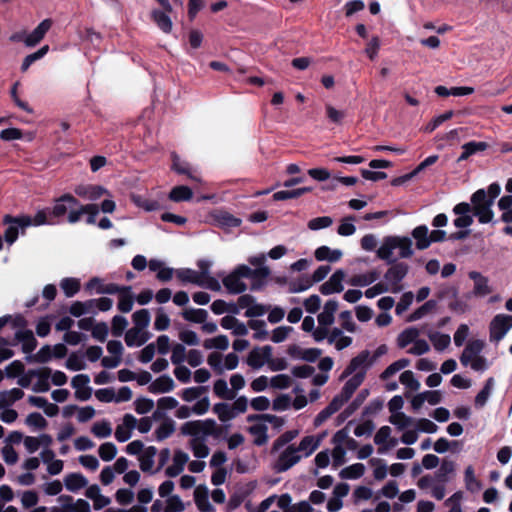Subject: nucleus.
Masks as SVG:
<instances>
[{"instance_id": "f257e3e1", "label": "nucleus", "mask_w": 512, "mask_h": 512, "mask_svg": "<svg viewBox=\"0 0 512 512\" xmlns=\"http://www.w3.org/2000/svg\"><path fill=\"white\" fill-rule=\"evenodd\" d=\"M224 428L218 426L213 419L194 420L184 423L181 427L183 435L195 437L191 440V448L196 458L202 459L209 455V447L204 442V437L213 436L219 438Z\"/></svg>"}, {"instance_id": "f03ea898", "label": "nucleus", "mask_w": 512, "mask_h": 512, "mask_svg": "<svg viewBox=\"0 0 512 512\" xmlns=\"http://www.w3.org/2000/svg\"><path fill=\"white\" fill-rule=\"evenodd\" d=\"M412 240L402 236H388L384 238L377 250V256L387 262L397 259L410 258L413 255Z\"/></svg>"}, {"instance_id": "7ed1b4c3", "label": "nucleus", "mask_w": 512, "mask_h": 512, "mask_svg": "<svg viewBox=\"0 0 512 512\" xmlns=\"http://www.w3.org/2000/svg\"><path fill=\"white\" fill-rule=\"evenodd\" d=\"M484 347L483 340H470L460 355L461 364L475 371H484L488 367L487 359L481 354Z\"/></svg>"}, {"instance_id": "20e7f679", "label": "nucleus", "mask_w": 512, "mask_h": 512, "mask_svg": "<svg viewBox=\"0 0 512 512\" xmlns=\"http://www.w3.org/2000/svg\"><path fill=\"white\" fill-rule=\"evenodd\" d=\"M471 212L482 224L492 222L494 212L492 210L493 203L488 199L485 189L475 191L470 198Z\"/></svg>"}, {"instance_id": "39448f33", "label": "nucleus", "mask_w": 512, "mask_h": 512, "mask_svg": "<svg viewBox=\"0 0 512 512\" xmlns=\"http://www.w3.org/2000/svg\"><path fill=\"white\" fill-rule=\"evenodd\" d=\"M313 339L320 342L327 339L329 345L333 346L337 351L344 350L350 347L353 343V338L344 334V330L339 327L332 329L317 328L313 332Z\"/></svg>"}, {"instance_id": "423d86ee", "label": "nucleus", "mask_w": 512, "mask_h": 512, "mask_svg": "<svg viewBox=\"0 0 512 512\" xmlns=\"http://www.w3.org/2000/svg\"><path fill=\"white\" fill-rule=\"evenodd\" d=\"M3 222L8 225L3 238L9 245L17 240L20 230L24 234L25 229L32 225V219L29 215L12 216L7 214L4 216Z\"/></svg>"}, {"instance_id": "0eeeda50", "label": "nucleus", "mask_w": 512, "mask_h": 512, "mask_svg": "<svg viewBox=\"0 0 512 512\" xmlns=\"http://www.w3.org/2000/svg\"><path fill=\"white\" fill-rule=\"evenodd\" d=\"M489 341L498 344L512 329V315L500 313L489 323Z\"/></svg>"}, {"instance_id": "6e6552de", "label": "nucleus", "mask_w": 512, "mask_h": 512, "mask_svg": "<svg viewBox=\"0 0 512 512\" xmlns=\"http://www.w3.org/2000/svg\"><path fill=\"white\" fill-rule=\"evenodd\" d=\"M79 207V200L70 193H65L54 201L53 207L50 209V216L60 219L66 217L70 211H76Z\"/></svg>"}, {"instance_id": "1a4fd4ad", "label": "nucleus", "mask_w": 512, "mask_h": 512, "mask_svg": "<svg viewBox=\"0 0 512 512\" xmlns=\"http://www.w3.org/2000/svg\"><path fill=\"white\" fill-rule=\"evenodd\" d=\"M317 446L318 442L312 436L304 437L297 448L290 446V466L297 463L302 457L311 455Z\"/></svg>"}, {"instance_id": "9d476101", "label": "nucleus", "mask_w": 512, "mask_h": 512, "mask_svg": "<svg viewBox=\"0 0 512 512\" xmlns=\"http://www.w3.org/2000/svg\"><path fill=\"white\" fill-rule=\"evenodd\" d=\"M241 270L242 264L238 265L230 274L222 279L223 285L231 294H241L247 289V285L241 281V278H244Z\"/></svg>"}, {"instance_id": "9b49d317", "label": "nucleus", "mask_w": 512, "mask_h": 512, "mask_svg": "<svg viewBox=\"0 0 512 512\" xmlns=\"http://www.w3.org/2000/svg\"><path fill=\"white\" fill-rule=\"evenodd\" d=\"M99 213V206L97 204H86L82 205L79 203V207L76 211H70L68 214V223H77L83 214H87L86 223L94 225L96 223V216Z\"/></svg>"}, {"instance_id": "f8f14e48", "label": "nucleus", "mask_w": 512, "mask_h": 512, "mask_svg": "<svg viewBox=\"0 0 512 512\" xmlns=\"http://www.w3.org/2000/svg\"><path fill=\"white\" fill-rule=\"evenodd\" d=\"M375 357H372L370 355V352L367 350L361 351L357 356L351 359L349 365L347 366L345 370V374H351V373H357L362 372L363 378L365 377V372L367 368L372 365L374 362Z\"/></svg>"}, {"instance_id": "ddd939ff", "label": "nucleus", "mask_w": 512, "mask_h": 512, "mask_svg": "<svg viewBox=\"0 0 512 512\" xmlns=\"http://www.w3.org/2000/svg\"><path fill=\"white\" fill-rule=\"evenodd\" d=\"M408 268L404 264H397L387 270L384 275L387 284L389 285L390 291L398 293L401 290L399 285L400 281L406 276Z\"/></svg>"}, {"instance_id": "4468645a", "label": "nucleus", "mask_w": 512, "mask_h": 512, "mask_svg": "<svg viewBox=\"0 0 512 512\" xmlns=\"http://www.w3.org/2000/svg\"><path fill=\"white\" fill-rule=\"evenodd\" d=\"M74 192L77 196L90 201H96L103 195H110L109 191L100 185L81 184L75 187Z\"/></svg>"}, {"instance_id": "2eb2a0df", "label": "nucleus", "mask_w": 512, "mask_h": 512, "mask_svg": "<svg viewBox=\"0 0 512 512\" xmlns=\"http://www.w3.org/2000/svg\"><path fill=\"white\" fill-rule=\"evenodd\" d=\"M345 276L346 274L343 270H336L330 278L320 286L319 291L323 295L340 293L343 290V281Z\"/></svg>"}, {"instance_id": "dca6fc26", "label": "nucleus", "mask_w": 512, "mask_h": 512, "mask_svg": "<svg viewBox=\"0 0 512 512\" xmlns=\"http://www.w3.org/2000/svg\"><path fill=\"white\" fill-rule=\"evenodd\" d=\"M272 347L266 345L262 348H254L247 357V364L254 369L261 368L265 362H270Z\"/></svg>"}, {"instance_id": "f3484780", "label": "nucleus", "mask_w": 512, "mask_h": 512, "mask_svg": "<svg viewBox=\"0 0 512 512\" xmlns=\"http://www.w3.org/2000/svg\"><path fill=\"white\" fill-rule=\"evenodd\" d=\"M338 307L339 305L336 300H328L324 304L322 311L317 316L319 324L317 328L329 329V327L334 324L335 313L337 312Z\"/></svg>"}, {"instance_id": "a211bd4d", "label": "nucleus", "mask_w": 512, "mask_h": 512, "mask_svg": "<svg viewBox=\"0 0 512 512\" xmlns=\"http://www.w3.org/2000/svg\"><path fill=\"white\" fill-rule=\"evenodd\" d=\"M469 278L473 280V295L475 297H485L492 293L493 287L489 284V279L477 271L469 272Z\"/></svg>"}, {"instance_id": "6ab92c4d", "label": "nucleus", "mask_w": 512, "mask_h": 512, "mask_svg": "<svg viewBox=\"0 0 512 512\" xmlns=\"http://www.w3.org/2000/svg\"><path fill=\"white\" fill-rule=\"evenodd\" d=\"M85 290L88 292L95 290L97 294L114 295L120 291V285L116 283H104L102 279L93 277L86 283Z\"/></svg>"}, {"instance_id": "aec40b11", "label": "nucleus", "mask_w": 512, "mask_h": 512, "mask_svg": "<svg viewBox=\"0 0 512 512\" xmlns=\"http://www.w3.org/2000/svg\"><path fill=\"white\" fill-rule=\"evenodd\" d=\"M454 214L458 215V217L454 220V225L457 228H466L472 225L473 217L470 215L471 206L469 203L462 202L457 204L453 208Z\"/></svg>"}, {"instance_id": "412c9836", "label": "nucleus", "mask_w": 512, "mask_h": 512, "mask_svg": "<svg viewBox=\"0 0 512 512\" xmlns=\"http://www.w3.org/2000/svg\"><path fill=\"white\" fill-rule=\"evenodd\" d=\"M171 160H172V165H171L172 171H174L180 175H185L190 180H192L194 182L201 181L200 178L193 173L191 165L187 161L182 160L176 152H172Z\"/></svg>"}, {"instance_id": "4be33fe9", "label": "nucleus", "mask_w": 512, "mask_h": 512, "mask_svg": "<svg viewBox=\"0 0 512 512\" xmlns=\"http://www.w3.org/2000/svg\"><path fill=\"white\" fill-rule=\"evenodd\" d=\"M52 26L51 19H44L38 26L25 38V45L27 47L36 46L46 35Z\"/></svg>"}, {"instance_id": "5701e85b", "label": "nucleus", "mask_w": 512, "mask_h": 512, "mask_svg": "<svg viewBox=\"0 0 512 512\" xmlns=\"http://www.w3.org/2000/svg\"><path fill=\"white\" fill-rule=\"evenodd\" d=\"M137 419L132 414H125L123 417V425L117 426L115 430V438L118 442H126L131 437V430L135 428Z\"/></svg>"}, {"instance_id": "b1692460", "label": "nucleus", "mask_w": 512, "mask_h": 512, "mask_svg": "<svg viewBox=\"0 0 512 512\" xmlns=\"http://www.w3.org/2000/svg\"><path fill=\"white\" fill-rule=\"evenodd\" d=\"M188 460L189 457L187 453L179 449L176 450L173 457V464L166 468L165 474L171 478L178 476L183 471Z\"/></svg>"}, {"instance_id": "393cba45", "label": "nucleus", "mask_w": 512, "mask_h": 512, "mask_svg": "<svg viewBox=\"0 0 512 512\" xmlns=\"http://www.w3.org/2000/svg\"><path fill=\"white\" fill-rule=\"evenodd\" d=\"M15 339L22 343V351L30 355L37 347V339L31 330H18Z\"/></svg>"}, {"instance_id": "a878e982", "label": "nucleus", "mask_w": 512, "mask_h": 512, "mask_svg": "<svg viewBox=\"0 0 512 512\" xmlns=\"http://www.w3.org/2000/svg\"><path fill=\"white\" fill-rule=\"evenodd\" d=\"M209 493L208 489L204 485H199L196 487L194 491V501L197 508L201 512H212L214 511V507L209 502Z\"/></svg>"}, {"instance_id": "bb28decb", "label": "nucleus", "mask_w": 512, "mask_h": 512, "mask_svg": "<svg viewBox=\"0 0 512 512\" xmlns=\"http://www.w3.org/2000/svg\"><path fill=\"white\" fill-rule=\"evenodd\" d=\"M175 383L169 375H161L154 380L148 387L149 392L153 394L167 393L174 389Z\"/></svg>"}, {"instance_id": "cd10ccee", "label": "nucleus", "mask_w": 512, "mask_h": 512, "mask_svg": "<svg viewBox=\"0 0 512 512\" xmlns=\"http://www.w3.org/2000/svg\"><path fill=\"white\" fill-rule=\"evenodd\" d=\"M116 294L119 295L118 309L122 313H129L133 308L134 297L132 294L131 286H120V291Z\"/></svg>"}, {"instance_id": "c85d7f7f", "label": "nucleus", "mask_w": 512, "mask_h": 512, "mask_svg": "<svg viewBox=\"0 0 512 512\" xmlns=\"http://www.w3.org/2000/svg\"><path fill=\"white\" fill-rule=\"evenodd\" d=\"M351 424L349 422L346 427L337 431L333 436V443L335 445H341L344 449L355 450L358 447V443L349 435L348 427Z\"/></svg>"}, {"instance_id": "c756f323", "label": "nucleus", "mask_w": 512, "mask_h": 512, "mask_svg": "<svg viewBox=\"0 0 512 512\" xmlns=\"http://www.w3.org/2000/svg\"><path fill=\"white\" fill-rule=\"evenodd\" d=\"M314 256L318 261L337 262L342 258L343 252L328 246H320L315 250Z\"/></svg>"}, {"instance_id": "7c9ffc66", "label": "nucleus", "mask_w": 512, "mask_h": 512, "mask_svg": "<svg viewBox=\"0 0 512 512\" xmlns=\"http://www.w3.org/2000/svg\"><path fill=\"white\" fill-rule=\"evenodd\" d=\"M64 484L67 490L76 492L86 487L88 480L81 473H69L64 478Z\"/></svg>"}, {"instance_id": "2f4dec72", "label": "nucleus", "mask_w": 512, "mask_h": 512, "mask_svg": "<svg viewBox=\"0 0 512 512\" xmlns=\"http://www.w3.org/2000/svg\"><path fill=\"white\" fill-rule=\"evenodd\" d=\"M420 336V331L415 327L403 330L396 339L397 346L401 349L413 344Z\"/></svg>"}, {"instance_id": "473e14b6", "label": "nucleus", "mask_w": 512, "mask_h": 512, "mask_svg": "<svg viewBox=\"0 0 512 512\" xmlns=\"http://www.w3.org/2000/svg\"><path fill=\"white\" fill-rule=\"evenodd\" d=\"M325 115L328 121L336 126L343 125L346 119L345 110L339 109L331 103L325 104Z\"/></svg>"}, {"instance_id": "72a5a7b5", "label": "nucleus", "mask_w": 512, "mask_h": 512, "mask_svg": "<svg viewBox=\"0 0 512 512\" xmlns=\"http://www.w3.org/2000/svg\"><path fill=\"white\" fill-rule=\"evenodd\" d=\"M169 12L165 10L155 9L151 12V18L156 23L159 29L164 33H170L172 30V21L168 15Z\"/></svg>"}, {"instance_id": "f704fd0d", "label": "nucleus", "mask_w": 512, "mask_h": 512, "mask_svg": "<svg viewBox=\"0 0 512 512\" xmlns=\"http://www.w3.org/2000/svg\"><path fill=\"white\" fill-rule=\"evenodd\" d=\"M39 371V374L35 377L38 378L37 382L33 386L34 392H47L50 389L49 378L51 376L52 370L49 367H42L36 369Z\"/></svg>"}, {"instance_id": "c9c22d12", "label": "nucleus", "mask_w": 512, "mask_h": 512, "mask_svg": "<svg viewBox=\"0 0 512 512\" xmlns=\"http://www.w3.org/2000/svg\"><path fill=\"white\" fill-rule=\"evenodd\" d=\"M412 237L416 240V247L419 250L427 249L430 246L429 231L427 226H417L412 230Z\"/></svg>"}, {"instance_id": "e433bc0d", "label": "nucleus", "mask_w": 512, "mask_h": 512, "mask_svg": "<svg viewBox=\"0 0 512 512\" xmlns=\"http://www.w3.org/2000/svg\"><path fill=\"white\" fill-rule=\"evenodd\" d=\"M488 149L486 142H468L462 145V153L458 158V162L467 160L470 156L477 152H483Z\"/></svg>"}, {"instance_id": "4c0bfd02", "label": "nucleus", "mask_w": 512, "mask_h": 512, "mask_svg": "<svg viewBox=\"0 0 512 512\" xmlns=\"http://www.w3.org/2000/svg\"><path fill=\"white\" fill-rule=\"evenodd\" d=\"M177 278L186 283H192L198 286H204V281L201 280V275L193 269L181 268L175 271Z\"/></svg>"}, {"instance_id": "58836bf2", "label": "nucleus", "mask_w": 512, "mask_h": 512, "mask_svg": "<svg viewBox=\"0 0 512 512\" xmlns=\"http://www.w3.org/2000/svg\"><path fill=\"white\" fill-rule=\"evenodd\" d=\"M24 392L20 388H12L11 390L0 393V409L11 406L14 402L22 399Z\"/></svg>"}, {"instance_id": "ea45409f", "label": "nucleus", "mask_w": 512, "mask_h": 512, "mask_svg": "<svg viewBox=\"0 0 512 512\" xmlns=\"http://www.w3.org/2000/svg\"><path fill=\"white\" fill-rule=\"evenodd\" d=\"M242 275L251 280H266L270 275L268 267H258L251 269L249 266L242 264Z\"/></svg>"}, {"instance_id": "a19ab883", "label": "nucleus", "mask_w": 512, "mask_h": 512, "mask_svg": "<svg viewBox=\"0 0 512 512\" xmlns=\"http://www.w3.org/2000/svg\"><path fill=\"white\" fill-rule=\"evenodd\" d=\"M192 197V189L185 185L175 186L169 193V199L173 202L189 201Z\"/></svg>"}, {"instance_id": "79ce46f5", "label": "nucleus", "mask_w": 512, "mask_h": 512, "mask_svg": "<svg viewBox=\"0 0 512 512\" xmlns=\"http://www.w3.org/2000/svg\"><path fill=\"white\" fill-rule=\"evenodd\" d=\"M363 373L357 372L355 373L344 385L340 394L344 396L347 400L350 399L355 390L361 385L363 382Z\"/></svg>"}, {"instance_id": "37998d69", "label": "nucleus", "mask_w": 512, "mask_h": 512, "mask_svg": "<svg viewBox=\"0 0 512 512\" xmlns=\"http://www.w3.org/2000/svg\"><path fill=\"white\" fill-rule=\"evenodd\" d=\"M52 346L44 345L41 349L35 353L25 357L28 363H48L52 359Z\"/></svg>"}, {"instance_id": "c03bdc74", "label": "nucleus", "mask_w": 512, "mask_h": 512, "mask_svg": "<svg viewBox=\"0 0 512 512\" xmlns=\"http://www.w3.org/2000/svg\"><path fill=\"white\" fill-rule=\"evenodd\" d=\"M60 287L63 290L66 297L70 298L80 291L81 283L78 278L66 277L61 280Z\"/></svg>"}, {"instance_id": "a18cd8bd", "label": "nucleus", "mask_w": 512, "mask_h": 512, "mask_svg": "<svg viewBox=\"0 0 512 512\" xmlns=\"http://www.w3.org/2000/svg\"><path fill=\"white\" fill-rule=\"evenodd\" d=\"M213 412L217 414L221 422H228L236 417V413L234 412V409H232V406L224 402L216 403L213 406Z\"/></svg>"}, {"instance_id": "49530a36", "label": "nucleus", "mask_w": 512, "mask_h": 512, "mask_svg": "<svg viewBox=\"0 0 512 512\" xmlns=\"http://www.w3.org/2000/svg\"><path fill=\"white\" fill-rule=\"evenodd\" d=\"M379 273L376 270L369 271L364 274L354 275L350 283L353 286H368L379 278Z\"/></svg>"}, {"instance_id": "de8ad7c7", "label": "nucleus", "mask_w": 512, "mask_h": 512, "mask_svg": "<svg viewBox=\"0 0 512 512\" xmlns=\"http://www.w3.org/2000/svg\"><path fill=\"white\" fill-rule=\"evenodd\" d=\"M182 316L186 321H189L192 323H197V324H202L206 321V319L208 317V312L205 309H201V308H199V309L190 308V309L185 310L182 313Z\"/></svg>"}, {"instance_id": "09e8293b", "label": "nucleus", "mask_w": 512, "mask_h": 512, "mask_svg": "<svg viewBox=\"0 0 512 512\" xmlns=\"http://www.w3.org/2000/svg\"><path fill=\"white\" fill-rule=\"evenodd\" d=\"M175 431V422L171 418L165 420L159 425L155 431L156 439L162 441L170 437Z\"/></svg>"}, {"instance_id": "8fccbe9b", "label": "nucleus", "mask_w": 512, "mask_h": 512, "mask_svg": "<svg viewBox=\"0 0 512 512\" xmlns=\"http://www.w3.org/2000/svg\"><path fill=\"white\" fill-rule=\"evenodd\" d=\"M214 393L221 399L233 400L236 393L228 388L227 382L224 379H218L214 383Z\"/></svg>"}, {"instance_id": "3c124183", "label": "nucleus", "mask_w": 512, "mask_h": 512, "mask_svg": "<svg viewBox=\"0 0 512 512\" xmlns=\"http://www.w3.org/2000/svg\"><path fill=\"white\" fill-rule=\"evenodd\" d=\"M365 472V466L361 463L352 464L340 472L342 479H357L363 476Z\"/></svg>"}, {"instance_id": "603ef678", "label": "nucleus", "mask_w": 512, "mask_h": 512, "mask_svg": "<svg viewBox=\"0 0 512 512\" xmlns=\"http://www.w3.org/2000/svg\"><path fill=\"white\" fill-rule=\"evenodd\" d=\"M248 327L255 331L253 338L256 340H266L268 332L266 330V323L263 320L251 319L248 321Z\"/></svg>"}, {"instance_id": "864d4df0", "label": "nucleus", "mask_w": 512, "mask_h": 512, "mask_svg": "<svg viewBox=\"0 0 512 512\" xmlns=\"http://www.w3.org/2000/svg\"><path fill=\"white\" fill-rule=\"evenodd\" d=\"M410 361L408 359H399L392 364H390L380 375V378L382 380H387L390 377H392L394 374H396L398 371L406 368L409 366Z\"/></svg>"}, {"instance_id": "5fc2aeb1", "label": "nucleus", "mask_w": 512, "mask_h": 512, "mask_svg": "<svg viewBox=\"0 0 512 512\" xmlns=\"http://www.w3.org/2000/svg\"><path fill=\"white\" fill-rule=\"evenodd\" d=\"M249 432L255 435L254 444L262 446L267 442V426L265 424H255L249 427Z\"/></svg>"}, {"instance_id": "6e6d98bb", "label": "nucleus", "mask_w": 512, "mask_h": 512, "mask_svg": "<svg viewBox=\"0 0 512 512\" xmlns=\"http://www.w3.org/2000/svg\"><path fill=\"white\" fill-rule=\"evenodd\" d=\"M428 336L434 348L438 351H442L450 345L451 339L448 334L434 332L429 334Z\"/></svg>"}, {"instance_id": "4d7b16f0", "label": "nucleus", "mask_w": 512, "mask_h": 512, "mask_svg": "<svg viewBox=\"0 0 512 512\" xmlns=\"http://www.w3.org/2000/svg\"><path fill=\"white\" fill-rule=\"evenodd\" d=\"M250 489L246 487H241L237 491H235L229 498L228 508L230 510H234L238 508L248 496Z\"/></svg>"}, {"instance_id": "13d9d810", "label": "nucleus", "mask_w": 512, "mask_h": 512, "mask_svg": "<svg viewBox=\"0 0 512 512\" xmlns=\"http://www.w3.org/2000/svg\"><path fill=\"white\" fill-rule=\"evenodd\" d=\"M203 346L206 349L226 350L229 346V340L226 335H218L214 338L206 339Z\"/></svg>"}, {"instance_id": "bf43d9fd", "label": "nucleus", "mask_w": 512, "mask_h": 512, "mask_svg": "<svg viewBox=\"0 0 512 512\" xmlns=\"http://www.w3.org/2000/svg\"><path fill=\"white\" fill-rule=\"evenodd\" d=\"M399 380L402 385H404L406 388L417 391L419 390L421 384L420 382L415 378L414 373L410 370H406L401 373Z\"/></svg>"}, {"instance_id": "052dcab7", "label": "nucleus", "mask_w": 512, "mask_h": 512, "mask_svg": "<svg viewBox=\"0 0 512 512\" xmlns=\"http://www.w3.org/2000/svg\"><path fill=\"white\" fill-rule=\"evenodd\" d=\"M134 327L140 330L145 329L150 323V313L147 309H140L134 312L133 316Z\"/></svg>"}, {"instance_id": "680f3d73", "label": "nucleus", "mask_w": 512, "mask_h": 512, "mask_svg": "<svg viewBox=\"0 0 512 512\" xmlns=\"http://www.w3.org/2000/svg\"><path fill=\"white\" fill-rule=\"evenodd\" d=\"M91 432L99 438H107L112 433L111 424L107 420H102L101 422H96L93 424L91 428Z\"/></svg>"}, {"instance_id": "e2e57ef3", "label": "nucleus", "mask_w": 512, "mask_h": 512, "mask_svg": "<svg viewBox=\"0 0 512 512\" xmlns=\"http://www.w3.org/2000/svg\"><path fill=\"white\" fill-rule=\"evenodd\" d=\"M313 285V279H311L310 275H302L297 279H294L290 284V291L292 292H301L309 289Z\"/></svg>"}, {"instance_id": "0e129e2a", "label": "nucleus", "mask_w": 512, "mask_h": 512, "mask_svg": "<svg viewBox=\"0 0 512 512\" xmlns=\"http://www.w3.org/2000/svg\"><path fill=\"white\" fill-rule=\"evenodd\" d=\"M493 385H494L493 378H489L486 381L484 388L475 397V405L476 406L483 407L486 404L488 398L490 397Z\"/></svg>"}, {"instance_id": "69168bd1", "label": "nucleus", "mask_w": 512, "mask_h": 512, "mask_svg": "<svg viewBox=\"0 0 512 512\" xmlns=\"http://www.w3.org/2000/svg\"><path fill=\"white\" fill-rule=\"evenodd\" d=\"M98 453L103 461H111L117 454V447L112 442H105L100 445Z\"/></svg>"}, {"instance_id": "338daca9", "label": "nucleus", "mask_w": 512, "mask_h": 512, "mask_svg": "<svg viewBox=\"0 0 512 512\" xmlns=\"http://www.w3.org/2000/svg\"><path fill=\"white\" fill-rule=\"evenodd\" d=\"M389 422L395 425L398 429L403 430L413 423V419L403 412L391 414Z\"/></svg>"}, {"instance_id": "774afa93", "label": "nucleus", "mask_w": 512, "mask_h": 512, "mask_svg": "<svg viewBox=\"0 0 512 512\" xmlns=\"http://www.w3.org/2000/svg\"><path fill=\"white\" fill-rule=\"evenodd\" d=\"M184 509L185 507L180 497L173 495L167 499L164 512H182Z\"/></svg>"}]
</instances>
